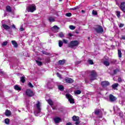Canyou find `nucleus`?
Segmentation results:
<instances>
[{
  "label": "nucleus",
  "instance_id": "423d86ee",
  "mask_svg": "<svg viewBox=\"0 0 125 125\" xmlns=\"http://www.w3.org/2000/svg\"><path fill=\"white\" fill-rule=\"evenodd\" d=\"M25 94L28 97H33V96L35 95V93L34 92V91H33V90L30 89H27L25 91Z\"/></svg>",
  "mask_w": 125,
  "mask_h": 125
},
{
  "label": "nucleus",
  "instance_id": "aec40b11",
  "mask_svg": "<svg viewBox=\"0 0 125 125\" xmlns=\"http://www.w3.org/2000/svg\"><path fill=\"white\" fill-rule=\"evenodd\" d=\"M11 42H12L13 45L14 46V47H16V48L18 47V44L17 43L16 41H12Z\"/></svg>",
  "mask_w": 125,
  "mask_h": 125
},
{
  "label": "nucleus",
  "instance_id": "412c9836",
  "mask_svg": "<svg viewBox=\"0 0 125 125\" xmlns=\"http://www.w3.org/2000/svg\"><path fill=\"white\" fill-rule=\"evenodd\" d=\"M14 89H15V90H18L19 91H21V87H19V86L18 85H15L14 86Z\"/></svg>",
  "mask_w": 125,
  "mask_h": 125
},
{
  "label": "nucleus",
  "instance_id": "3c124183",
  "mask_svg": "<svg viewBox=\"0 0 125 125\" xmlns=\"http://www.w3.org/2000/svg\"><path fill=\"white\" fill-rule=\"evenodd\" d=\"M122 40H125V35H122L121 37Z\"/></svg>",
  "mask_w": 125,
  "mask_h": 125
},
{
  "label": "nucleus",
  "instance_id": "5fc2aeb1",
  "mask_svg": "<svg viewBox=\"0 0 125 125\" xmlns=\"http://www.w3.org/2000/svg\"><path fill=\"white\" fill-rule=\"evenodd\" d=\"M12 27H13V29H16V27L15 26V25H14V24H13L12 25Z\"/></svg>",
  "mask_w": 125,
  "mask_h": 125
},
{
  "label": "nucleus",
  "instance_id": "c03bdc74",
  "mask_svg": "<svg viewBox=\"0 0 125 125\" xmlns=\"http://www.w3.org/2000/svg\"><path fill=\"white\" fill-rule=\"evenodd\" d=\"M116 62H117V60H114L111 62V63H112V64H115V63H116Z\"/></svg>",
  "mask_w": 125,
  "mask_h": 125
},
{
  "label": "nucleus",
  "instance_id": "bf43d9fd",
  "mask_svg": "<svg viewBox=\"0 0 125 125\" xmlns=\"http://www.w3.org/2000/svg\"><path fill=\"white\" fill-rule=\"evenodd\" d=\"M76 34H79V32L76 31Z\"/></svg>",
  "mask_w": 125,
  "mask_h": 125
},
{
  "label": "nucleus",
  "instance_id": "6e6552de",
  "mask_svg": "<svg viewBox=\"0 0 125 125\" xmlns=\"http://www.w3.org/2000/svg\"><path fill=\"white\" fill-rule=\"evenodd\" d=\"M101 85L102 87L105 88L110 85V82L107 81H102L101 83Z\"/></svg>",
  "mask_w": 125,
  "mask_h": 125
},
{
  "label": "nucleus",
  "instance_id": "0eeeda50",
  "mask_svg": "<svg viewBox=\"0 0 125 125\" xmlns=\"http://www.w3.org/2000/svg\"><path fill=\"white\" fill-rule=\"evenodd\" d=\"M72 121L75 122V125H78L80 124V117L74 115L72 117Z\"/></svg>",
  "mask_w": 125,
  "mask_h": 125
},
{
  "label": "nucleus",
  "instance_id": "052dcab7",
  "mask_svg": "<svg viewBox=\"0 0 125 125\" xmlns=\"http://www.w3.org/2000/svg\"><path fill=\"white\" fill-rule=\"evenodd\" d=\"M81 12H84V11L83 10L81 11Z\"/></svg>",
  "mask_w": 125,
  "mask_h": 125
},
{
  "label": "nucleus",
  "instance_id": "a18cd8bd",
  "mask_svg": "<svg viewBox=\"0 0 125 125\" xmlns=\"http://www.w3.org/2000/svg\"><path fill=\"white\" fill-rule=\"evenodd\" d=\"M0 75H3L4 74V72L2 71V69H0Z\"/></svg>",
  "mask_w": 125,
  "mask_h": 125
},
{
  "label": "nucleus",
  "instance_id": "680f3d73",
  "mask_svg": "<svg viewBox=\"0 0 125 125\" xmlns=\"http://www.w3.org/2000/svg\"><path fill=\"white\" fill-rule=\"evenodd\" d=\"M59 1H62V0H59Z\"/></svg>",
  "mask_w": 125,
  "mask_h": 125
},
{
  "label": "nucleus",
  "instance_id": "ea45409f",
  "mask_svg": "<svg viewBox=\"0 0 125 125\" xmlns=\"http://www.w3.org/2000/svg\"><path fill=\"white\" fill-rule=\"evenodd\" d=\"M118 72H120V70L118 69H116L113 71V74L116 75L118 73Z\"/></svg>",
  "mask_w": 125,
  "mask_h": 125
},
{
  "label": "nucleus",
  "instance_id": "a878e982",
  "mask_svg": "<svg viewBox=\"0 0 125 125\" xmlns=\"http://www.w3.org/2000/svg\"><path fill=\"white\" fill-rule=\"evenodd\" d=\"M118 57L119 58H122V51L120 49L118 50Z\"/></svg>",
  "mask_w": 125,
  "mask_h": 125
},
{
  "label": "nucleus",
  "instance_id": "4d7b16f0",
  "mask_svg": "<svg viewBox=\"0 0 125 125\" xmlns=\"http://www.w3.org/2000/svg\"><path fill=\"white\" fill-rule=\"evenodd\" d=\"M98 119H102V116H99L97 117Z\"/></svg>",
  "mask_w": 125,
  "mask_h": 125
},
{
  "label": "nucleus",
  "instance_id": "a211bd4d",
  "mask_svg": "<svg viewBox=\"0 0 125 125\" xmlns=\"http://www.w3.org/2000/svg\"><path fill=\"white\" fill-rule=\"evenodd\" d=\"M6 10H7L8 12H12V9H11V7L9 5H7L6 7Z\"/></svg>",
  "mask_w": 125,
  "mask_h": 125
},
{
  "label": "nucleus",
  "instance_id": "a19ab883",
  "mask_svg": "<svg viewBox=\"0 0 125 125\" xmlns=\"http://www.w3.org/2000/svg\"><path fill=\"white\" fill-rule=\"evenodd\" d=\"M66 16H67V17H71V16H72V13H67L66 14Z\"/></svg>",
  "mask_w": 125,
  "mask_h": 125
},
{
  "label": "nucleus",
  "instance_id": "f03ea898",
  "mask_svg": "<svg viewBox=\"0 0 125 125\" xmlns=\"http://www.w3.org/2000/svg\"><path fill=\"white\" fill-rule=\"evenodd\" d=\"M26 10L27 12H34L37 10V6L35 4H29V6L26 7Z\"/></svg>",
  "mask_w": 125,
  "mask_h": 125
},
{
  "label": "nucleus",
  "instance_id": "bb28decb",
  "mask_svg": "<svg viewBox=\"0 0 125 125\" xmlns=\"http://www.w3.org/2000/svg\"><path fill=\"white\" fill-rule=\"evenodd\" d=\"M59 46L60 47H62V46H63V41L61 40L59 41Z\"/></svg>",
  "mask_w": 125,
  "mask_h": 125
},
{
  "label": "nucleus",
  "instance_id": "9d476101",
  "mask_svg": "<svg viewBox=\"0 0 125 125\" xmlns=\"http://www.w3.org/2000/svg\"><path fill=\"white\" fill-rule=\"evenodd\" d=\"M117 100V98L116 97L114 96L113 95H109V101L110 102H115Z\"/></svg>",
  "mask_w": 125,
  "mask_h": 125
},
{
  "label": "nucleus",
  "instance_id": "72a5a7b5",
  "mask_svg": "<svg viewBox=\"0 0 125 125\" xmlns=\"http://www.w3.org/2000/svg\"><path fill=\"white\" fill-rule=\"evenodd\" d=\"M5 124L6 125H9V119L6 118L5 119Z\"/></svg>",
  "mask_w": 125,
  "mask_h": 125
},
{
  "label": "nucleus",
  "instance_id": "5701e85b",
  "mask_svg": "<svg viewBox=\"0 0 125 125\" xmlns=\"http://www.w3.org/2000/svg\"><path fill=\"white\" fill-rule=\"evenodd\" d=\"M47 103L50 106H53V102L51 99H49L47 101Z\"/></svg>",
  "mask_w": 125,
  "mask_h": 125
},
{
  "label": "nucleus",
  "instance_id": "20e7f679",
  "mask_svg": "<svg viewBox=\"0 0 125 125\" xmlns=\"http://www.w3.org/2000/svg\"><path fill=\"white\" fill-rule=\"evenodd\" d=\"M98 75H97V73L95 70H92L91 71V74H90V81L91 82H93V81H94V80H96V77H97Z\"/></svg>",
  "mask_w": 125,
  "mask_h": 125
},
{
  "label": "nucleus",
  "instance_id": "6ab92c4d",
  "mask_svg": "<svg viewBox=\"0 0 125 125\" xmlns=\"http://www.w3.org/2000/svg\"><path fill=\"white\" fill-rule=\"evenodd\" d=\"M36 107L39 111H41V102H40V101L37 102V104H36Z\"/></svg>",
  "mask_w": 125,
  "mask_h": 125
},
{
  "label": "nucleus",
  "instance_id": "603ef678",
  "mask_svg": "<svg viewBox=\"0 0 125 125\" xmlns=\"http://www.w3.org/2000/svg\"><path fill=\"white\" fill-rule=\"evenodd\" d=\"M68 36L69 37H73V36H74L73 34H72V33H68Z\"/></svg>",
  "mask_w": 125,
  "mask_h": 125
},
{
  "label": "nucleus",
  "instance_id": "ddd939ff",
  "mask_svg": "<svg viewBox=\"0 0 125 125\" xmlns=\"http://www.w3.org/2000/svg\"><path fill=\"white\" fill-rule=\"evenodd\" d=\"M2 27H3V29L6 30V31H7V30H9V29H10V26L5 24H2Z\"/></svg>",
  "mask_w": 125,
  "mask_h": 125
},
{
  "label": "nucleus",
  "instance_id": "2f4dec72",
  "mask_svg": "<svg viewBox=\"0 0 125 125\" xmlns=\"http://www.w3.org/2000/svg\"><path fill=\"white\" fill-rule=\"evenodd\" d=\"M8 43V42L7 41L4 42L2 43V46H6Z\"/></svg>",
  "mask_w": 125,
  "mask_h": 125
},
{
  "label": "nucleus",
  "instance_id": "cd10ccee",
  "mask_svg": "<svg viewBox=\"0 0 125 125\" xmlns=\"http://www.w3.org/2000/svg\"><path fill=\"white\" fill-rule=\"evenodd\" d=\"M35 61L38 66H42V62L39 61L38 60H35Z\"/></svg>",
  "mask_w": 125,
  "mask_h": 125
},
{
  "label": "nucleus",
  "instance_id": "473e14b6",
  "mask_svg": "<svg viewBox=\"0 0 125 125\" xmlns=\"http://www.w3.org/2000/svg\"><path fill=\"white\" fill-rule=\"evenodd\" d=\"M75 94H81L82 93V91L80 90H77L74 92Z\"/></svg>",
  "mask_w": 125,
  "mask_h": 125
},
{
  "label": "nucleus",
  "instance_id": "09e8293b",
  "mask_svg": "<svg viewBox=\"0 0 125 125\" xmlns=\"http://www.w3.org/2000/svg\"><path fill=\"white\" fill-rule=\"evenodd\" d=\"M118 81L119 83H121L122 82V78H121L120 77L118 78Z\"/></svg>",
  "mask_w": 125,
  "mask_h": 125
},
{
  "label": "nucleus",
  "instance_id": "c9c22d12",
  "mask_svg": "<svg viewBox=\"0 0 125 125\" xmlns=\"http://www.w3.org/2000/svg\"><path fill=\"white\" fill-rule=\"evenodd\" d=\"M69 28L70 29V30H75V29H76V26L74 25H70Z\"/></svg>",
  "mask_w": 125,
  "mask_h": 125
},
{
  "label": "nucleus",
  "instance_id": "c85d7f7f",
  "mask_svg": "<svg viewBox=\"0 0 125 125\" xmlns=\"http://www.w3.org/2000/svg\"><path fill=\"white\" fill-rule=\"evenodd\" d=\"M42 54H44L45 55H49L50 54V53H48L44 50H42Z\"/></svg>",
  "mask_w": 125,
  "mask_h": 125
},
{
  "label": "nucleus",
  "instance_id": "c756f323",
  "mask_svg": "<svg viewBox=\"0 0 125 125\" xmlns=\"http://www.w3.org/2000/svg\"><path fill=\"white\" fill-rule=\"evenodd\" d=\"M104 64L105 65V66H109L110 65V62L107 61H105L104 62Z\"/></svg>",
  "mask_w": 125,
  "mask_h": 125
},
{
  "label": "nucleus",
  "instance_id": "9b49d317",
  "mask_svg": "<svg viewBox=\"0 0 125 125\" xmlns=\"http://www.w3.org/2000/svg\"><path fill=\"white\" fill-rule=\"evenodd\" d=\"M54 121L55 124H59V123L61 122V118L58 117H56L55 118H54Z\"/></svg>",
  "mask_w": 125,
  "mask_h": 125
},
{
  "label": "nucleus",
  "instance_id": "de8ad7c7",
  "mask_svg": "<svg viewBox=\"0 0 125 125\" xmlns=\"http://www.w3.org/2000/svg\"><path fill=\"white\" fill-rule=\"evenodd\" d=\"M70 9L71 10H77V9H78V7H75L74 8H72Z\"/></svg>",
  "mask_w": 125,
  "mask_h": 125
},
{
  "label": "nucleus",
  "instance_id": "f8f14e48",
  "mask_svg": "<svg viewBox=\"0 0 125 125\" xmlns=\"http://www.w3.org/2000/svg\"><path fill=\"white\" fill-rule=\"evenodd\" d=\"M120 9L122 11H125V2H121L120 5Z\"/></svg>",
  "mask_w": 125,
  "mask_h": 125
},
{
  "label": "nucleus",
  "instance_id": "1a4fd4ad",
  "mask_svg": "<svg viewBox=\"0 0 125 125\" xmlns=\"http://www.w3.org/2000/svg\"><path fill=\"white\" fill-rule=\"evenodd\" d=\"M64 82L68 83H74V80H73V79L66 77L64 79Z\"/></svg>",
  "mask_w": 125,
  "mask_h": 125
},
{
  "label": "nucleus",
  "instance_id": "7ed1b4c3",
  "mask_svg": "<svg viewBox=\"0 0 125 125\" xmlns=\"http://www.w3.org/2000/svg\"><path fill=\"white\" fill-rule=\"evenodd\" d=\"M94 29L97 34H103V32H104L103 27L100 25H96V27Z\"/></svg>",
  "mask_w": 125,
  "mask_h": 125
},
{
  "label": "nucleus",
  "instance_id": "49530a36",
  "mask_svg": "<svg viewBox=\"0 0 125 125\" xmlns=\"http://www.w3.org/2000/svg\"><path fill=\"white\" fill-rule=\"evenodd\" d=\"M125 26V24L124 23H120L119 27L120 28H123V27H124Z\"/></svg>",
  "mask_w": 125,
  "mask_h": 125
},
{
  "label": "nucleus",
  "instance_id": "13d9d810",
  "mask_svg": "<svg viewBox=\"0 0 125 125\" xmlns=\"http://www.w3.org/2000/svg\"><path fill=\"white\" fill-rule=\"evenodd\" d=\"M77 64H80V63H81V62L78 61V62H77Z\"/></svg>",
  "mask_w": 125,
  "mask_h": 125
},
{
  "label": "nucleus",
  "instance_id": "dca6fc26",
  "mask_svg": "<svg viewBox=\"0 0 125 125\" xmlns=\"http://www.w3.org/2000/svg\"><path fill=\"white\" fill-rule=\"evenodd\" d=\"M101 111V110H100V109H99V108L95 109L94 110V114H95V115L98 116V115H99V114H100Z\"/></svg>",
  "mask_w": 125,
  "mask_h": 125
},
{
  "label": "nucleus",
  "instance_id": "f257e3e1",
  "mask_svg": "<svg viewBox=\"0 0 125 125\" xmlns=\"http://www.w3.org/2000/svg\"><path fill=\"white\" fill-rule=\"evenodd\" d=\"M80 44V42L77 40L71 41L67 45L68 47L74 48Z\"/></svg>",
  "mask_w": 125,
  "mask_h": 125
},
{
  "label": "nucleus",
  "instance_id": "8fccbe9b",
  "mask_svg": "<svg viewBox=\"0 0 125 125\" xmlns=\"http://www.w3.org/2000/svg\"><path fill=\"white\" fill-rule=\"evenodd\" d=\"M20 31H21V32H23V31H25V29H24L23 27H21V28H20Z\"/></svg>",
  "mask_w": 125,
  "mask_h": 125
},
{
  "label": "nucleus",
  "instance_id": "58836bf2",
  "mask_svg": "<svg viewBox=\"0 0 125 125\" xmlns=\"http://www.w3.org/2000/svg\"><path fill=\"white\" fill-rule=\"evenodd\" d=\"M59 36L60 38H63V37H64V34H63V32H60Z\"/></svg>",
  "mask_w": 125,
  "mask_h": 125
},
{
  "label": "nucleus",
  "instance_id": "4be33fe9",
  "mask_svg": "<svg viewBox=\"0 0 125 125\" xmlns=\"http://www.w3.org/2000/svg\"><path fill=\"white\" fill-rule=\"evenodd\" d=\"M118 86H119V83H115L111 85V87L113 89H116Z\"/></svg>",
  "mask_w": 125,
  "mask_h": 125
},
{
  "label": "nucleus",
  "instance_id": "e433bc0d",
  "mask_svg": "<svg viewBox=\"0 0 125 125\" xmlns=\"http://www.w3.org/2000/svg\"><path fill=\"white\" fill-rule=\"evenodd\" d=\"M52 28L54 30H59V29H60V28L58 27L57 25H54V26H53Z\"/></svg>",
  "mask_w": 125,
  "mask_h": 125
},
{
  "label": "nucleus",
  "instance_id": "2eb2a0df",
  "mask_svg": "<svg viewBox=\"0 0 125 125\" xmlns=\"http://www.w3.org/2000/svg\"><path fill=\"white\" fill-rule=\"evenodd\" d=\"M65 63H66V60H59L58 62V64H59V65H64Z\"/></svg>",
  "mask_w": 125,
  "mask_h": 125
},
{
  "label": "nucleus",
  "instance_id": "864d4df0",
  "mask_svg": "<svg viewBox=\"0 0 125 125\" xmlns=\"http://www.w3.org/2000/svg\"><path fill=\"white\" fill-rule=\"evenodd\" d=\"M57 75L58 76V77H59L60 78L61 77V75L59 74V73H57Z\"/></svg>",
  "mask_w": 125,
  "mask_h": 125
},
{
  "label": "nucleus",
  "instance_id": "39448f33",
  "mask_svg": "<svg viewBox=\"0 0 125 125\" xmlns=\"http://www.w3.org/2000/svg\"><path fill=\"white\" fill-rule=\"evenodd\" d=\"M65 97L68 100V101L71 104H75V100H74V98H73L72 95L70 94H66L65 95Z\"/></svg>",
  "mask_w": 125,
  "mask_h": 125
},
{
  "label": "nucleus",
  "instance_id": "f704fd0d",
  "mask_svg": "<svg viewBox=\"0 0 125 125\" xmlns=\"http://www.w3.org/2000/svg\"><path fill=\"white\" fill-rule=\"evenodd\" d=\"M28 86H29V87H30L31 88H33V87H34V85H33V84H32L31 82L28 83Z\"/></svg>",
  "mask_w": 125,
  "mask_h": 125
},
{
  "label": "nucleus",
  "instance_id": "79ce46f5",
  "mask_svg": "<svg viewBox=\"0 0 125 125\" xmlns=\"http://www.w3.org/2000/svg\"><path fill=\"white\" fill-rule=\"evenodd\" d=\"M88 63L90 64V65H93L94 63H93V61L92 60H88Z\"/></svg>",
  "mask_w": 125,
  "mask_h": 125
},
{
  "label": "nucleus",
  "instance_id": "7c9ffc66",
  "mask_svg": "<svg viewBox=\"0 0 125 125\" xmlns=\"http://www.w3.org/2000/svg\"><path fill=\"white\" fill-rule=\"evenodd\" d=\"M116 15L118 18H120L121 17V12L119 11H116Z\"/></svg>",
  "mask_w": 125,
  "mask_h": 125
},
{
  "label": "nucleus",
  "instance_id": "e2e57ef3",
  "mask_svg": "<svg viewBox=\"0 0 125 125\" xmlns=\"http://www.w3.org/2000/svg\"><path fill=\"white\" fill-rule=\"evenodd\" d=\"M88 40H89V39H90V37H88Z\"/></svg>",
  "mask_w": 125,
  "mask_h": 125
},
{
  "label": "nucleus",
  "instance_id": "f3484780",
  "mask_svg": "<svg viewBox=\"0 0 125 125\" xmlns=\"http://www.w3.org/2000/svg\"><path fill=\"white\" fill-rule=\"evenodd\" d=\"M58 88L59 90H60V91H64V86L63 85H59L58 86Z\"/></svg>",
  "mask_w": 125,
  "mask_h": 125
},
{
  "label": "nucleus",
  "instance_id": "4c0bfd02",
  "mask_svg": "<svg viewBox=\"0 0 125 125\" xmlns=\"http://www.w3.org/2000/svg\"><path fill=\"white\" fill-rule=\"evenodd\" d=\"M92 14L93 15H98V13H97V11L93 10L92 11Z\"/></svg>",
  "mask_w": 125,
  "mask_h": 125
},
{
  "label": "nucleus",
  "instance_id": "6e6d98bb",
  "mask_svg": "<svg viewBox=\"0 0 125 125\" xmlns=\"http://www.w3.org/2000/svg\"><path fill=\"white\" fill-rule=\"evenodd\" d=\"M66 125H72V123H71L70 122H69L66 123Z\"/></svg>",
  "mask_w": 125,
  "mask_h": 125
},
{
  "label": "nucleus",
  "instance_id": "4468645a",
  "mask_svg": "<svg viewBox=\"0 0 125 125\" xmlns=\"http://www.w3.org/2000/svg\"><path fill=\"white\" fill-rule=\"evenodd\" d=\"M5 115L6 117H9V116H11V111L10 110H8V109H6L5 110Z\"/></svg>",
  "mask_w": 125,
  "mask_h": 125
},
{
  "label": "nucleus",
  "instance_id": "393cba45",
  "mask_svg": "<svg viewBox=\"0 0 125 125\" xmlns=\"http://www.w3.org/2000/svg\"><path fill=\"white\" fill-rule=\"evenodd\" d=\"M21 82L24 83L26 82V79H25V76H22L21 77Z\"/></svg>",
  "mask_w": 125,
  "mask_h": 125
},
{
  "label": "nucleus",
  "instance_id": "37998d69",
  "mask_svg": "<svg viewBox=\"0 0 125 125\" xmlns=\"http://www.w3.org/2000/svg\"><path fill=\"white\" fill-rule=\"evenodd\" d=\"M62 42H63V43H65V44L68 43V40H67L66 39H63Z\"/></svg>",
  "mask_w": 125,
  "mask_h": 125
},
{
  "label": "nucleus",
  "instance_id": "b1692460",
  "mask_svg": "<svg viewBox=\"0 0 125 125\" xmlns=\"http://www.w3.org/2000/svg\"><path fill=\"white\" fill-rule=\"evenodd\" d=\"M48 21L50 22H55V19H54V18H53V17H49L48 18Z\"/></svg>",
  "mask_w": 125,
  "mask_h": 125
}]
</instances>
